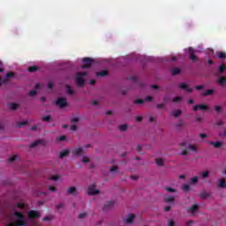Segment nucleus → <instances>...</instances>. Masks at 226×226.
<instances>
[{"label":"nucleus","instance_id":"1","mask_svg":"<svg viewBox=\"0 0 226 226\" xmlns=\"http://www.w3.org/2000/svg\"><path fill=\"white\" fill-rule=\"evenodd\" d=\"M14 216H17L18 220L14 223H9L7 226H26L27 223L26 222V219L24 218V215L20 212L14 213Z\"/></svg>","mask_w":226,"mask_h":226},{"label":"nucleus","instance_id":"2","mask_svg":"<svg viewBox=\"0 0 226 226\" xmlns=\"http://www.w3.org/2000/svg\"><path fill=\"white\" fill-rule=\"evenodd\" d=\"M84 77H87V72H78L76 74L75 82L79 87H82L85 84Z\"/></svg>","mask_w":226,"mask_h":226},{"label":"nucleus","instance_id":"3","mask_svg":"<svg viewBox=\"0 0 226 226\" xmlns=\"http://www.w3.org/2000/svg\"><path fill=\"white\" fill-rule=\"evenodd\" d=\"M83 65L82 68L84 70L87 69V68H91V66H93V63H94V59L91 58V57H84L83 58Z\"/></svg>","mask_w":226,"mask_h":226},{"label":"nucleus","instance_id":"4","mask_svg":"<svg viewBox=\"0 0 226 226\" xmlns=\"http://www.w3.org/2000/svg\"><path fill=\"white\" fill-rule=\"evenodd\" d=\"M56 105H58L60 109H64V107H68V102H66L65 98L59 97L56 102Z\"/></svg>","mask_w":226,"mask_h":226},{"label":"nucleus","instance_id":"5","mask_svg":"<svg viewBox=\"0 0 226 226\" xmlns=\"http://www.w3.org/2000/svg\"><path fill=\"white\" fill-rule=\"evenodd\" d=\"M28 218L30 220H34L36 218H40V213H38V211H35V210H30L28 212Z\"/></svg>","mask_w":226,"mask_h":226},{"label":"nucleus","instance_id":"6","mask_svg":"<svg viewBox=\"0 0 226 226\" xmlns=\"http://www.w3.org/2000/svg\"><path fill=\"white\" fill-rule=\"evenodd\" d=\"M98 193H100V191L96 190L94 185H91L88 187V195H98Z\"/></svg>","mask_w":226,"mask_h":226},{"label":"nucleus","instance_id":"7","mask_svg":"<svg viewBox=\"0 0 226 226\" xmlns=\"http://www.w3.org/2000/svg\"><path fill=\"white\" fill-rule=\"evenodd\" d=\"M178 87H180V89H184V91H186L187 93H193V88L189 87L186 83L179 84Z\"/></svg>","mask_w":226,"mask_h":226},{"label":"nucleus","instance_id":"8","mask_svg":"<svg viewBox=\"0 0 226 226\" xmlns=\"http://www.w3.org/2000/svg\"><path fill=\"white\" fill-rule=\"evenodd\" d=\"M209 107L206 104H198L193 107V110L197 112V110H207Z\"/></svg>","mask_w":226,"mask_h":226},{"label":"nucleus","instance_id":"9","mask_svg":"<svg viewBox=\"0 0 226 226\" xmlns=\"http://www.w3.org/2000/svg\"><path fill=\"white\" fill-rule=\"evenodd\" d=\"M133 220H135V215L133 214H129L127 215V218L124 220V223L127 225H130V223H133Z\"/></svg>","mask_w":226,"mask_h":226},{"label":"nucleus","instance_id":"10","mask_svg":"<svg viewBox=\"0 0 226 226\" xmlns=\"http://www.w3.org/2000/svg\"><path fill=\"white\" fill-rule=\"evenodd\" d=\"M194 52L195 51L192 48H189V57L193 63L197 62V56Z\"/></svg>","mask_w":226,"mask_h":226},{"label":"nucleus","instance_id":"11","mask_svg":"<svg viewBox=\"0 0 226 226\" xmlns=\"http://www.w3.org/2000/svg\"><path fill=\"white\" fill-rule=\"evenodd\" d=\"M82 153H84V149H82V147L74 148L72 150V154L75 156H81Z\"/></svg>","mask_w":226,"mask_h":226},{"label":"nucleus","instance_id":"12","mask_svg":"<svg viewBox=\"0 0 226 226\" xmlns=\"http://www.w3.org/2000/svg\"><path fill=\"white\" fill-rule=\"evenodd\" d=\"M187 211L191 214L193 215V213H197L199 211V205H192L190 207Z\"/></svg>","mask_w":226,"mask_h":226},{"label":"nucleus","instance_id":"13","mask_svg":"<svg viewBox=\"0 0 226 226\" xmlns=\"http://www.w3.org/2000/svg\"><path fill=\"white\" fill-rule=\"evenodd\" d=\"M68 195H77V187L71 186L67 189Z\"/></svg>","mask_w":226,"mask_h":226},{"label":"nucleus","instance_id":"14","mask_svg":"<svg viewBox=\"0 0 226 226\" xmlns=\"http://www.w3.org/2000/svg\"><path fill=\"white\" fill-rule=\"evenodd\" d=\"M8 107H9L10 110L13 111V110H17V109H19V107H20V105L14 103V102H11L8 104Z\"/></svg>","mask_w":226,"mask_h":226},{"label":"nucleus","instance_id":"15","mask_svg":"<svg viewBox=\"0 0 226 226\" xmlns=\"http://www.w3.org/2000/svg\"><path fill=\"white\" fill-rule=\"evenodd\" d=\"M217 84L219 86H225L226 84V78L225 77H222V76H220L217 79Z\"/></svg>","mask_w":226,"mask_h":226},{"label":"nucleus","instance_id":"16","mask_svg":"<svg viewBox=\"0 0 226 226\" xmlns=\"http://www.w3.org/2000/svg\"><path fill=\"white\" fill-rule=\"evenodd\" d=\"M112 207H114V201H108L104 207L103 209L104 210H109V209H112Z\"/></svg>","mask_w":226,"mask_h":226},{"label":"nucleus","instance_id":"17","mask_svg":"<svg viewBox=\"0 0 226 226\" xmlns=\"http://www.w3.org/2000/svg\"><path fill=\"white\" fill-rule=\"evenodd\" d=\"M211 94H215V90L208 89L206 92L201 94V96H211Z\"/></svg>","mask_w":226,"mask_h":226},{"label":"nucleus","instance_id":"18","mask_svg":"<svg viewBox=\"0 0 226 226\" xmlns=\"http://www.w3.org/2000/svg\"><path fill=\"white\" fill-rule=\"evenodd\" d=\"M107 75H109V72L105 70L96 72L97 77H107Z\"/></svg>","mask_w":226,"mask_h":226},{"label":"nucleus","instance_id":"19","mask_svg":"<svg viewBox=\"0 0 226 226\" xmlns=\"http://www.w3.org/2000/svg\"><path fill=\"white\" fill-rule=\"evenodd\" d=\"M209 144L211 146H214V147L217 148L220 147L221 146H222V141H216V142H214V141H210Z\"/></svg>","mask_w":226,"mask_h":226},{"label":"nucleus","instance_id":"20","mask_svg":"<svg viewBox=\"0 0 226 226\" xmlns=\"http://www.w3.org/2000/svg\"><path fill=\"white\" fill-rule=\"evenodd\" d=\"M65 89L68 94H75V91L72 89V87L70 85H66Z\"/></svg>","mask_w":226,"mask_h":226},{"label":"nucleus","instance_id":"21","mask_svg":"<svg viewBox=\"0 0 226 226\" xmlns=\"http://www.w3.org/2000/svg\"><path fill=\"white\" fill-rule=\"evenodd\" d=\"M68 154H70V150H64L60 153L59 158H65V156H68Z\"/></svg>","mask_w":226,"mask_h":226},{"label":"nucleus","instance_id":"22","mask_svg":"<svg viewBox=\"0 0 226 226\" xmlns=\"http://www.w3.org/2000/svg\"><path fill=\"white\" fill-rule=\"evenodd\" d=\"M180 73H181V69H179V68H177V67L174 68V69L172 70V72H171V75H173L174 77H175L176 75H179Z\"/></svg>","mask_w":226,"mask_h":226},{"label":"nucleus","instance_id":"23","mask_svg":"<svg viewBox=\"0 0 226 226\" xmlns=\"http://www.w3.org/2000/svg\"><path fill=\"white\" fill-rule=\"evenodd\" d=\"M182 112L179 109H176L174 111H172L171 116H173V117H179V116H181Z\"/></svg>","mask_w":226,"mask_h":226},{"label":"nucleus","instance_id":"24","mask_svg":"<svg viewBox=\"0 0 226 226\" xmlns=\"http://www.w3.org/2000/svg\"><path fill=\"white\" fill-rule=\"evenodd\" d=\"M189 183L190 185H197V183H199V177H194L191 178Z\"/></svg>","mask_w":226,"mask_h":226},{"label":"nucleus","instance_id":"25","mask_svg":"<svg viewBox=\"0 0 226 226\" xmlns=\"http://www.w3.org/2000/svg\"><path fill=\"white\" fill-rule=\"evenodd\" d=\"M219 188H226V182L223 179H220L218 183Z\"/></svg>","mask_w":226,"mask_h":226},{"label":"nucleus","instance_id":"26","mask_svg":"<svg viewBox=\"0 0 226 226\" xmlns=\"http://www.w3.org/2000/svg\"><path fill=\"white\" fill-rule=\"evenodd\" d=\"M182 189H183L184 192H190V190H192V187L190 186V185L185 184V185L182 186Z\"/></svg>","mask_w":226,"mask_h":226},{"label":"nucleus","instance_id":"27","mask_svg":"<svg viewBox=\"0 0 226 226\" xmlns=\"http://www.w3.org/2000/svg\"><path fill=\"white\" fill-rule=\"evenodd\" d=\"M155 163L158 167H163V160H162V158L155 159Z\"/></svg>","mask_w":226,"mask_h":226},{"label":"nucleus","instance_id":"28","mask_svg":"<svg viewBox=\"0 0 226 226\" xmlns=\"http://www.w3.org/2000/svg\"><path fill=\"white\" fill-rule=\"evenodd\" d=\"M164 200H165L166 202H174L175 198H174V196H170V195H168V196L165 197Z\"/></svg>","mask_w":226,"mask_h":226},{"label":"nucleus","instance_id":"29","mask_svg":"<svg viewBox=\"0 0 226 226\" xmlns=\"http://www.w3.org/2000/svg\"><path fill=\"white\" fill-rule=\"evenodd\" d=\"M172 102H173L174 103H179V102H183V97H181V96L174 97V98L172 99Z\"/></svg>","mask_w":226,"mask_h":226},{"label":"nucleus","instance_id":"30","mask_svg":"<svg viewBox=\"0 0 226 226\" xmlns=\"http://www.w3.org/2000/svg\"><path fill=\"white\" fill-rule=\"evenodd\" d=\"M39 144H41V139H37V140L34 141V142L30 145V147H36V146H38Z\"/></svg>","mask_w":226,"mask_h":226},{"label":"nucleus","instance_id":"31","mask_svg":"<svg viewBox=\"0 0 226 226\" xmlns=\"http://www.w3.org/2000/svg\"><path fill=\"white\" fill-rule=\"evenodd\" d=\"M28 72H30V73H33L34 72H38V66L34 65L28 68Z\"/></svg>","mask_w":226,"mask_h":226},{"label":"nucleus","instance_id":"32","mask_svg":"<svg viewBox=\"0 0 226 226\" xmlns=\"http://www.w3.org/2000/svg\"><path fill=\"white\" fill-rule=\"evenodd\" d=\"M50 119H52V117H51L50 115L44 116V117H42V121H43L44 123H49V121H50Z\"/></svg>","mask_w":226,"mask_h":226},{"label":"nucleus","instance_id":"33","mask_svg":"<svg viewBox=\"0 0 226 226\" xmlns=\"http://www.w3.org/2000/svg\"><path fill=\"white\" fill-rule=\"evenodd\" d=\"M176 128H183L185 126V122L183 120H180L177 124H175Z\"/></svg>","mask_w":226,"mask_h":226},{"label":"nucleus","instance_id":"34","mask_svg":"<svg viewBox=\"0 0 226 226\" xmlns=\"http://www.w3.org/2000/svg\"><path fill=\"white\" fill-rule=\"evenodd\" d=\"M223 72H225V64H222V65L219 66L218 73H223Z\"/></svg>","mask_w":226,"mask_h":226},{"label":"nucleus","instance_id":"35","mask_svg":"<svg viewBox=\"0 0 226 226\" xmlns=\"http://www.w3.org/2000/svg\"><path fill=\"white\" fill-rule=\"evenodd\" d=\"M188 148H189L191 151H193V153H197V152H198L197 147H195V145H189V146H188Z\"/></svg>","mask_w":226,"mask_h":226},{"label":"nucleus","instance_id":"36","mask_svg":"<svg viewBox=\"0 0 226 226\" xmlns=\"http://www.w3.org/2000/svg\"><path fill=\"white\" fill-rule=\"evenodd\" d=\"M201 176H202L203 179H207V177H209V171H203L201 173Z\"/></svg>","mask_w":226,"mask_h":226},{"label":"nucleus","instance_id":"37","mask_svg":"<svg viewBox=\"0 0 226 226\" xmlns=\"http://www.w3.org/2000/svg\"><path fill=\"white\" fill-rule=\"evenodd\" d=\"M207 197H209V193H208V192H202L200 193V198H201V199H207Z\"/></svg>","mask_w":226,"mask_h":226},{"label":"nucleus","instance_id":"38","mask_svg":"<svg viewBox=\"0 0 226 226\" xmlns=\"http://www.w3.org/2000/svg\"><path fill=\"white\" fill-rule=\"evenodd\" d=\"M164 189L166 190V192H169L170 193L176 192V189H174L172 187H164Z\"/></svg>","mask_w":226,"mask_h":226},{"label":"nucleus","instance_id":"39","mask_svg":"<svg viewBox=\"0 0 226 226\" xmlns=\"http://www.w3.org/2000/svg\"><path fill=\"white\" fill-rule=\"evenodd\" d=\"M26 124L27 121L18 122L19 128H22V126H26Z\"/></svg>","mask_w":226,"mask_h":226},{"label":"nucleus","instance_id":"40","mask_svg":"<svg viewBox=\"0 0 226 226\" xmlns=\"http://www.w3.org/2000/svg\"><path fill=\"white\" fill-rule=\"evenodd\" d=\"M127 128H128V125L126 124H122L119 126L120 132H126Z\"/></svg>","mask_w":226,"mask_h":226},{"label":"nucleus","instance_id":"41","mask_svg":"<svg viewBox=\"0 0 226 226\" xmlns=\"http://www.w3.org/2000/svg\"><path fill=\"white\" fill-rule=\"evenodd\" d=\"M13 77H15V73L14 72H7V74H6V78L7 79H11Z\"/></svg>","mask_w":226,"mask_h":226},{"label":"nucleus","instance_id":"42","mask_svg":"<svg viewBox=\"0 0 226 226\" xmlns=\"http://www.w3.org/2000/svg\"><path fill=\"white\" fill-rule=\"evenodd\" d=\"M63 207H64V203H60V204L56 206V209L57 211H59L60 209H63Z\"/></svg>","mask_w":226,"mask_h":226},{"label":"nucleus","instance_id":"43","mask_svg":"<svg viewBox=\"0 0 226 226\" xmlns=\"http://www.w3.org/2000/svg\"><path fill=\"white\" fill-rule=\"evenodd\" d=\"M144 100L142 99H138L134 102V103H136V105H142V103H144Z\"/></svg>","mask_w":226,"mask_h":226},{"label":"nucleus","instance_id":"44","mask_svg":"<svg viewBox=\"0 0 226 226\" xmlns=\"http://www.w3.org/2000/svg\"><path fill=\"white\" fill-rule=\"evenodd\" d=\"M218 57H219V59H225V57H226L225 52H221V53L218 55Z\"/></svg>","mask_w":226,"mask_h":226},{"label":"nucleus","instance_id":"45","mask_svg":"<svg viewBox=\"0 0 226 226\" xmlns=\"http://www.w3.org/2000/svg\"><path fill=\"white\" fill-rule=\"evenodd\" d=\"M17 207H19V209H25L26 206L24 205V203H18Z\"/></svg>","mask_w":226,"mask_h":226},{"label":"nucleus","instance_id":"46","mask_svg":"<svg viewBox=\"0 0 226 226\" xmlns=\"http://www.w3.org/2000/svg\"><path fill=\"white\" fill-rule=\"evenodd\" d=\"M219 137H226V128H224L223 131L219 133Z\"/></svg>","mask_w":226,"mask_h":226},{"label":"nucleus","instance_id":"47","mask_svg":"<svg viewBox=\"0 0 226 226\" xmlns=\"http://www.w3.org/2000/svg\"><path fill=\"white\" fill-rule=\"evenodd\" d=\"M215 112H222V106H218V105L215 106Z\"/></svg>","mask_w":226,"mask_h":226},{"label":"nucleus","instance_id":"48","mask_svg":"<svg viewBox=\"0 0 226 226\" xmlns=\"http://www.w3.org/2000/svg\"><path fill=\"white\" fill-rule=\"evenodd\" d=\"M37 91L36 90H31L30 92H29V94H30V96H36V94H37Z\"/></svg>","mask_w":226,"mask_h":226},{"label":"nucleus","instance_id":"49","mask_svg":"<svg viewBox=\"0 0 226 226\" xmlns=\"http://www.w3.org/2000/svg\"><path fill=\"white\" fill-rule=\"evenodd\" d=\"M17 158H19V156L13 155L11 158H9V162H15V160H17Z\"/></svg>","mask_w":226,"mask_h":226},{"label":"nucleus","instance_id":"50","mask_svg":"<svg viewBox=\"0 0 226 226\" xmlns=\"http://www.w3.org/2000/svg\"><path fill=\"white\" fill-rule=\"evenodd\" d=\"M86 216H87V213H81V214L79 215V218H80L81 220L86 218Z\"/></svg>","mask_w":226,"mask_h":226},{"label":"nucleus","instance_id":"51","mask_svg":"<svg viewBox=\"0 0 226 226\" xmlns=\"http://www.w3.org/2000/svg\"><path fill=\"white\" fill-rule=\"evenodd\" d=\"M49 179L51 181H57V179H59V176H52V177H49Z\"/></svg>","mask_w":226,"mask_h":226},{"label":"nucleus","instance_id":"52","mask_svg":"<svg viewBox=\"0 0 226 226\" xmlns=\"http://www.w3.org/2000/svg\"><path fill=\"white\" fill-rule=\"evenodd\" d=\"M181 154H182L183 156H186V155L189 154V152H188L187 149H185V150H183V151L181 152Z\"/></svg>","mask_w":226,"mask_h":226},{"label":"nucleus","instance_id":"53","mask_svg":"<svg viewBox=\"0 0 226 226\" xmlns=\"http://www.w3.org/2000/svg\"><path fill=\"white\" fill-rule=\"evenodd\" d=\"M223 124H224V123H223V121H222V120H218V121L216 122V125H217V126H223Z\"/></svg>","mask_w":226,"mask_h":226},{"label":"nucleus","instance_id":"54","mask_svg":"<svg viewBox=\"0 0 226 226\" xmlns=\"http://www.w3.org/2000/svg\"><path fill=\"white\" fill-rule=\"evenodd\" d=\"M195 89H197L198 91H200V89H204V85L196 86Z\"/></svg>","mask_w":226,"mask_h":226},{"label":"nucleus","instance_id":"55","mask_svg":"<svg viewBox=\"0 0 226 226\" xmlns=\"http://www.w3.org/2000/svg\"><path fill=\"white\" fill-rule=\"evenodd\" d=\"M169 226H175L176 225V222H174V221L172 220V219H170V221H169V224H168Z\"/></svg>","mask_w":226,"mask_h":226},{"label":"nucleus","instance_id":"56","mask_svg":"<svg viewBox=\"0 0 226 226\" xmlns=\"http://www.w3.org/2000/svg\"><path fill=\"white\" fill-rule=\"evenodd\" d=\"M66 139V136H60L58 137L57 140H59L60 142H63V140H64Z\"/></svg>","mask_w":226,"mask_h":226},{"label":"nucleus","instance_id":"57","mask_svg":"<svg viewBox=\"0 0 226 226\" xmlns=\"http://www.w3.org/2000/svg\"><path fill=\"white\" fill-rule=\"evenodd\" d=\"M82 162H83V163H89V158L84 157V158L82 159Z\"/></svg>","mask_w":226,"mask_h":226},{"label":"nucleus","instance_id":"58","mask_svg":"<svg viewBox=\"0 0 226 226\" xmlns=\"http://www.w3.org/2000/svg\"><path fill=\"white\" fill-rule=\"evenodd\" d=\"M109 170L110 172H116V170H117V166H113Z\"/></svg>","mask_w":226,"mask_h":226},{"label":"nucleus","instance_id":"59","mask_svg":"<svg viewBox=\"0 0 226 226\" xmlns=\"http://www.w3.org/2000/svg\"><path fill=\"white\" fill-rule=\"evenodd\" d=\"M170 209H171L170 206L164 207V211H166V213H169V211H170Z\"/></svg>","mask_w":226,"mask_h":226},{"label":"nucleus","instance_id":"60","mask_svg":"<svg viewBox=\"0 0 226 226\" xmlns=\"http://www.w3.org/2000/svg\"><path fill=\"white\" fill-rule=\"evenodd\" d=\"M163 107H165V104L163 103L157 104V109H163Z\"/></svg>","mask_w":226,"mask_h":226},{"label":"nucleus","instance_id":"61","mask_svg":"<svg viewBox=\"0 0 226 226\" xmlns=\"http://www.w3.org/2000/svg\"><path fill=\"white\" fill-rule=\"evenodd\" d=\"M77 125H72L71 126V130L72 131V132H75V131H77Z\"/></svg>","mask_w":226,"mask_h":226},{"label":"nucleus","instance_id":"62","mask_svg":"<svg viewBox=\"0 0 226 226\" xmlns=\"http://www.w3.org/2000/svg\"><path fill=\"white\" fill-rule=\"evenodd\" d=\"M72 123H79V118L73 117V118L72 119Z\"/></svg>","mask_w":226,"mask_h":226},{"label":"nucleus","instance_id":"63","mask_svg":"<svg viewBox=\"0 0 226 226\" xmlns=\"http://www.w3.org/2000/svg\"><path fill=\"white\" fill-rule=\"evenodd\" d=\"M49 192H56V187L55 186H49Z\"/></svg>","mask_w":226,"mask_h":226},{"label":"nucleus","instance_id":"64","mask_svg":"<svg viewBox=\"0 0 226 226\" xmlns=\"http://www.w3.org/2000/svg\"><path fill=\"white\" fill-rule=\"evenodd\" d=\"M192 223H193V221H188V222H186V226H190V225H192Z\"/></svg>","mask_w":226,"mask_h":226}]
</instances>
